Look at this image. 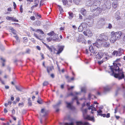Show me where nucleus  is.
<instances>
[{"label": "nucleus", "mask_w": 125, "mask_h": 125, "mask_svg": "<svg viewBox=\"0 0 125 125\" xmlns=\"http://www.w3.org/2000/svg\"><path fill=\"white\" fill-rule=\"evenodd\" d=\"M121 66V64L118 62L114 63L113 65L109 66V69L111 71L106 70V71L119 80L122 79L124 78V75L122 70L120 69L119 67Z\"/></svg>", "instance_id": "obj_1"}, {"label": "nucleus", "mask_w": 125, "mask_h": 125, "mask_svg": "<svg viewBox=\"0 0 125 125\" xmlns=\"http://www.w3.org/2000/svg\"><path fill=\"white\" fill-rule=\"evenodd\" d=\"M82 112L83 113V116L85 119H87L93 122H94V117H91L90 116L86 115L87 110H82Z\"/></svg>", "instance_id": "obj_2"}, {"label": "nucleus", "mask_w": 125, "mask_h": 125, "mask_svg": "<svg viewBox=\"0 0 125 125\" xmlns=\"http://www.w3.org/2000/svg\"><path fill=\"white\" fill-rule=\"evenodd\" d=\"M108 40V36L104 34H102L100 35L99 38L97 39V42L101 44L102 43H100L101 42L106 41Z\"/></svg>", "instance_id": "obj_3"}, {"label": "nucleus", "mask_w": 125, "mask_h": 125, "mask_svg": "<svg viewBox=\"0 0 125 125\" xmlns=\"http://www.w3.org/2000/svg\"><path fill=\"white\" fill-rule=\"evenodd\" d=\"M89 52L91 53L90 54V55H94L95 54V52L94 51V48L92 45H91L88 49H87V48L86 49L85 53L88 54L89 53Z\"/></svg>", "instance_id": "obj_4"}, {"label": "nucleus", "mask_w": 125, "mask_h": 125, "mask_svg": "<svg viewBox=\"0 0 125 125\" xmlns=\"http://www.w3.org/2000/svg\"><path fill=\"white\" fill-rule=\"evenodd\" d=\"M83 35L82 34L79 35V37L77 39V41L79 42H81L82 43L85 44L86 43V41L84 38Z\"/></svg>", "instance_id": "obj_5"}, {"label": "nucleus", "mask_w": 125, "mask_h": 125, "mask_svg": "<svg viewBox=\"0 0 125 125\" xmlns=\"http://www.w3.org/2000/svg\"><path fill=\"white\" fill-rule=\"evenodd\" d=\"M102 7V10H105L106 9H110L111 8V4L108 1L105 3Z\"/></svg>", "instance_id": "obj_6"}, {"label": "nucleus", "mask_w": 125, "mask_h": 125, "mask_svg": "<svg viewBox=\"0 0 125 125\" xmlns=\"http://www.w3.org/2000/svg\"><path fill=\"white\" fill-rule=\"evenodd\" d=\"M114 33L113 32H111V37L110 39V41L111 43H114L117 40H118L117 38H116V37Z\"/></svg>", "instance_id": "obj_7"}, {"label": "nucleus", "mask_w": 125, "mask_h": 125, "mask_svg": "<svg viewBox=\"0 0 125 125\" xmlns=\"http://www.w3.org/2000/svg\"><path fill=\"white\" fill-rule=\"evenodd\" d=\"M96 3V2L94 0V3H93V5H91V7L90 10L92 12H94L95 10H96L97 8L96 6L100 4H97Z\"/></svg>", "instance_id": "obj_8"}, {"label": "nucleus", "mask_w": 125, "mask_h": 125, "mask_svg": "<svg viewBox=\"0 0 125 125\" xmlns=\"http://www.w3.org/2000/svg\"><path fill=\"white\" fill-rule=\"evenodd\" d=\"M97 112L98 113V115L103 116V117H106L107 118H109L110 117V114L109 113H107L106 115L105 114H102V111L101 110H98Z\"/></svg>", "instance_id": "obj_9"}, {"label": "nucleus", "mask_w": 125, "mask_h": 125, "mask_svg": "<svg viewBox=\"0 0 125 125\" xmlns=\"http://www.w3.org/2000/svg\"><path fill=\"white\" fill-rule=\"evenodd\" d=\"M101 42H100V43ZM101 44H99L100 45H102L103 47L105 48H108L110 46V44L109 43V40H107L106 41H104V42H101Z\"/></svg>", "instance_id": "obj_10"}, {"label": "nucleus", "mask_w": 125, "mask_h": 125, "mask_svg": "<svg viewBox=\"0 0 125 125\" xmlns=\"http://www.w3.org/2000/svg\"><path fill=\"white\" fill-rule=\"evenodd\" d=\"M26 0L27 1H29L31 2L34 1V4L35 5L32 6L31 7L32 9L37 7L39 1V0Z\"/></svg>", "instance_id": "obj_11"}, {"label": "nucleus", "mask_w": 125, "mask_h": 125, "mask_svg": "<svg viewBox=\"0 0 125 125\" xmlns=\"http://www.w3.org/2000/svg\"><path fill=\"white\" fill-rule=\"evenodd\" d=\"M94 55H95V58L97 59H99L102 58L103 53L102 52H95Z\"/></svg>", "instance_id": "obj_12"}, {"label": "nucleus", "mask_w": 125, "mask_h": 125, "mask_svg": "<svg viewBox=\"0 0 125 125\" xmlns=\"http://www.w3.org/2000/svg\"><path fill=\"white\" fill-rule=\"evenodd\" d=\"M113 32L114 33V34L118 40L120 38L121 36L122 35V33L121 31H119L116 32L113 31Z\"/></svg>", "instance_id": "obj_13"}, {"label": "nucleus", "mask_w": 125, "mask_h": 125, "mask_svg": "<svg viewBox=\"0 0 125 125\" xmlns=\"http://www.w3.org/2000/svg\"><path fill=\"white\" fill-rule=\"evenodd\" d=\"M48 114V111L47 110H41L40 115L42 117L46 116Z\"/></svg>", "instance_id": "obj_14"}, {"label": "nucleus", "mask_w": 125, "mask_h": 125, "mask_svg": "<svg viewBox=\"0 0 125 125\" xmlns=\"http://www.w3.org/2000/svg\"><path fill=\"white\" fill-rule=\"evenodd\" d=\"M6 19L7 20L11 21L13 22H18L19 21L16 18L9 16H7Z\"/></svg>", "instance_id": "obj_15"}, {"label": "nucleus", "mask_w": 125, "mask_h": 125, "mask_svg": "<svg viewBox=\"0 0 125 125\" xmlns=\"http://www.w3.org/2000/svg\"><path fill=\"white\" fill-rule=\"evenodd\" d=\"M111 87L109 86H107L104 88V92L106 93L110 91L111 89Z\"/></svg>", "instance_id": "obj_16"}, {"label": "nucleus", "mask_w": 125, "mask_h": 125, "mask_svg": "<svg viewBox=\"0 0 125 125\" xmlns=\"http://www.w3.org/2000/svg\"><path fill=\"white\" fill-rule=\"evenodd\" d=\"M76 124V125H91L90 124L87 122H77Z\"/></svg>", "instance_id": "obj_17"}, {"label": "nucleus", "mask_w": 125, "mask_h": 125, "mask_svg": "<svg viewBox=\"0 0 125 125\" xmlns=\"http://www.w3.org/2000/svg\"><path fill=\"white\" fill-rule=\"evenodd\" d=\"M52 38V41L53 42H57L58 41L59 39V37L58 35L57 34H54V35Z\"/></svg>", "instance_id": "obj_18"}, {"label": "nucleus", "mask_w": 125, "mask_h": 125, "mask_svg": "<svg viewBox=\"0 0 125 125\" xmlns=\"http://www.w3.org/2000/svg\"><path fill=\"white\" fill-rule=\"evenodd\" d=\"M58 47L59 49L58 51L56 53L57 54H59L63 50V46L59 45H58Z\"/></svg>", "instance_id": "obj_19"}, {"label": "nucleus", "mask_w": 125, "mask_h": 125, "mask_svg": "<svg viewBox=\"0 0 125 125\" xmlns=\"http://www.w3.org/2000/svg\"><path fill=\"white\" fill-rule=\"evenodd\" d=\"M46 46L47 47L51 52H52L53 51H56V49L53 47H50L48 45L46 44Z\"/></svg>", "instance_id": "obj_20"}, {"label": "nucleus", "mask_w": 125, "mask_h": 125, "mask_svg": "<svg viewBox=\"0 0 125 125\" xmlns=\"http://www.w3.org/2000/svg\"><path fill=\"white\" fill-rule=\"evenodd\" d=\"M113 55L116 56H120L121 55V54L119 53L118 51H114L112 53Z\"/></svg>", "instance_id": "obj_21"}, {"label": "nucleus", "mask_w": 125, "mask_h": 125, "mask_svg": "<svg viewBox=\"0 0 125 125\" xmlns=\"http://www.w3.org/2000/svg\"><path fill=\"white\" fill-rule=\"evenodd\" d=\"M86 106L88 108V109H93L91 108L94 107V104H92L91 105H90V102H89L86 103Z\"/></svg>", "instance_id": "obj_22"}, {"label": "nucleus", "mask_w": 125, "mask_h": 125, "mask_svg": "<svg viewBox=\"0 0 125 125\" xmlns=\"http://www.w3.org/2000/svg\"><path fill=\"white\" fill-rule=\"evenodd\" d=\"M108 59V57H104L103 59V60H102L101 61H98V64H99L100 65L104 61H106L107 59Z\"/></svg>", "instance_id": "obj_23"}, {"label": "nucleus", "mask_w": 125, "mask_h": 125, "mask_svg": "<svg viewBox=\"0 0 125 125\" xmlns=\"http://www.w3.org/2000/svg\"><path fill=\"white\" fill-rule=\"evenodd\" d=\"M61 104V101L60 100L55 105H53V106L54 108H56L58 107Z\"/></svg>", "instance_id": "obj_24"}, {"label": "nucleus", "mask_w": 125, "mask_h": 125, "mask_svg": "<svg viewBox=\"0 0 125 125\" xmlns=\"http://www.w3.org/2000/svg\"><path fill=\"white\" fill-rule=\"evenodd\" d=\"M81 14L83 15H85L86 13V10L84 9H82L80 11Z\"/></svg>", "instance_id": "obj_25"}, {"label": "nucleus", "mask_w": 125, "mask_h": 125, "mask_svg": "<svg viewBox=\"0 0 125 125\" xmlns=\"http://www.w3.org/2000/svg\"><path fill=\"white\" fill-rule=\"evenodd\" d=\"M96 98L95 96L94 95H92L90 94H89L88 96V98L89 100H90L91 99H93V98Z\"/></svg>", "instance_id": "obj_26"}, {"label": "nucleus", "mask_w": 125, "mask_h": 125, "mask_svg": "<svg viewBox=\"0 0 125 125\" xmlns=\"http://www.w3.org/2000/svg\"><path fill=\"white\" fill-rule=\"evenodd\" d=\"M69 16L68 17L69 19H71L73 17V13L72 12H69L68 13Z\"/></svg>", "instance_id": "obj_27"}, {"label": "nucleus", "mask_w": 125, "mask_h": 125, "mask_svg": "<svg viewBox=\"0 0 125 125\" xmlns=\"http://www.w3.org/2000/svg\"><path fill=\"white\" fill-rule=\"evenodd\" d=\"M87 35L88 37H91L93 35V34L91 31L89 30H87Z\"/></svg>", "instance_id": "obj_28"}, {"label": "nucleus", "mask_w": 125, "mask_h": 125, "mask_svg": "<svg viewBox=\"0 0 125 125\" xmlns=\"http://www.w3.org/2000/svg\"><path fill=\"white\" fill-rule=\"evenodd\" d=\"M97 13L95 15L96 16L98 15L102 11V9L100 8H97L96 10Z\"/></svg>", "instance_id": "obj_29"}, {"label": "nucleus", "mask_w": 125, "mask_h": 125, "mask_svg": "<svg viewBox=\"0 0 125 125\" xmlns=\"http://www.w3.org/2000/svg\"><path fill=\"white\" fill-rule=\"evenodd\" d=\"M96 47H97L98 48H99V47H100V46H101V45H100L99 43H98V42H97V40L96 41V42L94 43L93 44Z\"/></svg>", "instance_id": "obj_30"}, {"label": "nucleus", "mask_w": 125, "mask_h": 125, "mask_svg": "<svg viewBox=\"0 0 125 125\" xmlns=\"http://www.w3.org/2000/svg\"><path fill=\"white\" fill-rule=\"evenodd\" d=\"M78 97L76 96H74V98L72 99V100H76L77 101L76 103L77 105H79L80 104V103L78 101Z\"/></svg>", "instance_id": "obj_31"}, {"label": "nucleus", "mask_w": 125, "mask_h": 125, "mask_svg": "<svg viewBox=\"0 0 125 125\" xmlns=\"http://www.w3.org/2000/svg\"><path fill=\"white\" fill-rule=\"evenodd\" d=\"M81 92L86 93V88L85 87H82L81 88Z\"/></svg>", "instance_id": "obj_32"}, {"label": "nucleus", "mask_w": 125, "mask_h": 125, "mask_svg": "<svg viewBox=\"0 0 125 125\" xmlns=\"http://www.w3.org/2000/svg\"><path fill=\"white\" fill-rule=\"evenodd\" d=\"M112 5L113 8L115 9L117 6V3L116 2H114L112 3Z\"/></svg>", "instance_id": "obj_33"}, {"label": "nucleus", "mask_w": 125, "mask_h": 125, "mask_svg": "<svg viewBox=\"0 0 125 125\" xmlns=\"http://www.w3.org/2000/svg\"><path fill=\"white\" fill-rule=\"evenodd\" d=\"M53 68V67H47V70L48 73H49L52 70Z\"/></svg>", "instance_id": "obj_34"}, {"label": "nucleus", "mask_w": 125, "mask_h": 125, "mask_svg": "<svg viewBox=\"0 0 125 125\" xmlns=\"http://www.w3.org/2000/svg\"><path fill=\"white\" fill-rule=\"evenodd\" d=\"M66 103L67 104V107L69 108H71L72 107L71 104V103H68L67 102H66Z\"/></svg>", "instance_id": "obj_35"}, {"label": "nucleus", "mask_w": 125, "mask_h": 125, "mask_svg": "<svg viewBox=\"0 0 125 125\" xmlns=\"http://www.w3.org/2000/svg\"><path fill=\"white\" fill-rule=\"evenodd\" d=\"M85 21H88V23H89L90 21H92V24L93 25L94 23V20L93 19H86L85 20Z\"/></svg>", "instance_id": "obj_36"}, {"label": "nucleus", "mask_w": 125, "mask_h": 125, "mask_svg": "<svg viewBox=\"0 0 125 125\" xmlns=\"http://www.w3.org/2000/svg\"><path fill=\"white\" fill-rule=\"evenodd\" d=\"M74 2L76 5H78L79 4L81 0H73Z\"/></svg>", "instance_id": "obj_37"}, {"label": "nucleus", "mask_w": 125, "mask_h": 125, "mask_svg": "<svg viewBox=\"0 0 125 125\" xmlns=\"http://www.w3.org/2000/svg\"><path fill=\"white\" fill-rule=\"evenodd\" d=\"M28 104L29 106H31L32 105V103L31 100H30V98H29L28 99Z\"/></svg>", "instance_id": "obj_38"}, {"label": "nucleus", "mask_w": 125, "mask_h": 125, "mask_svg": "<svg viewBox=\"0 0 125 125\" xmlns=\"http://www.w3.org/2000/svg\"><path fill=\"white\" fill-rule=\"evenodd\" d=\"M37 102L39 104H42L43 103L42 100L39 97L37 101Z\"/></svg>", "instance_id": "obj_39"}, {"label": "nucleus", "mask_w": 125, "mask_h": 125, "mask_svg": "<svg viewBox=\"0 0 125 125\" xmlns=\"http://www.w3.org/2000/svg\"><path fill=\"white\" fill-rule=\"evenodd\" d=\"M58 7L59 8V9L60 11V12L61 13H62L63 12V10L62 7H61L60 6L58 5Z\"/></svg>", "instance_id": "obj_40"}, {"label": "nucleus", "mask_w": 125, "mask_h": 125, "mask_svg": "<svg viewBox=\"0 0 125 125\" xmlns=\"http://www.w3.org/2000/svg\"><path fill=\"white\" fill-rule=\"evenodd\" d=\"M11 32L14 34H15L16 33V31L13 28H11L10 29Z\"/></svg>", "instance_id": "obj_41"}, {"label": "nucleus", "mask_w": 125, "mask_h": 125, "mask_svg": "<svg viewBox=\"0 0 125 125\" xmlns=\"http://www.w3.org/2000/svg\"><path fill=\"white\" fill-rule=\"evenodd\" d=\"M55 34L54 33V32L53 31H52L51 32H50L49 33H48L47 34L48 35L51 36H53L54 34Z\"/></svg>", "instance_id": "obj_42"}, {"label": "nucleus", "mask_w": 125, "mask_h": 125, "mask_svg": "<svg viewBox=\"0 0 125 125\" xmlns=\"http://www.w3.org/2000/svg\"><path fill=\"white\" fill-rule=\"evenodd\" d=\"M118 51L119 53L121 54V55H122V53L124 52V50L121 48H120L118 50Z\"/></svg>", "instance_id": "obj_43"}, {"label": "nucleus", "mask_w": 125, "mask_h": 125, "mask_svg": "<svg viewBox=\"0 0 125 125\" xmlns=\"http://www.w3.org/2000/svg\"><path fill=\"white\" fill-rule=\"evenodd\" d=\"M81 26H82V28L84 29L86 27V25L85 23H82L81 25H80Z\"/></svg>", "instance_id": "obj_44"}, {"label": "nucleus", "mask_w": 125, "mask_h": 125, "mask_svg": "<svg viewBox=\"0 0 125 125\" xmlns=\"http://www.w3.org/2000/svg\"><path fill=\"white\" fill-rule=\"evenodd\" d=\"M83 30V28L82 26H80L78 28V31H82Z\"/></svg>", "instance_id": "obj_45"}, {"label": "nucleus", "mask_w": 125, "mask_h": 125, "mask_svg": "<svg viewBox=\"0 0 125 125\" xmlns=\"http://www.w3.org/2000/svg\"><path fill=\"white\" fill-rule=\"evenodd\" d=\"M63 4L65 5L68 2L67 0H62Z\"/></svg>", "instance_id": "obj_46"}, {"label": "nucleus", "mask_w": 125, "mask_h": 125, "mask_svg": "<svg viewBox=\"0 0 125 125\" xmlns=\"http://www.w3.org/2000/svg\"><path fill=\"white\" fill-rule=\"evenodd\" d=\"M81 92H74V94H75L76 95H80L81 94Z\"/></svg>", "instance_id": "obj_47"}, {"label": "nucleus", "mask_w": 125, "mask_h": 125, "mask_svg": "<svg viewBox=\"0 0 125 125\" xmlns=\"http://www.w3.org/2000/svg\"><path fill=\"white\" fill-rule=\"evenodd\" d=\"M47 40L48 42H50L52 41V37H50L47 38Z\"/></svg>", "instance_id": "obj_48"}, {"label": "nucleus", "mask_w": 125, "mask_h": 125, "mask_svg": "<svg viewBox=\"0 0 125 125\" xmlns=\"http://www.w3.org/2000/svg\"><path fill=\"white\" fill-rule=\"evenodd\" d=\"M48 82L47 81L44 82L43 83V85L44 86H47L48 84Z\"/></svg>", "instance_id": "obj_49"}, {"label": "nucleus", "mask_w": 125, "mask_h": 125, "mask_svg": "<svg viewBox=\"0 0 125 125\" xmlns=\"http://www.w3.org/2000/svg\"><path fill=\"white\" fill-rule=\"evenodd\" d=\"M41 22L40 21H36V24L38 26H40L41 25Z\"/></svg>", "instance_id": "obj_50"}, {"label": "nucleus", "mask_w": 125, "mask_h": 125, "mask_svg": "<svg viewBox=\"0 0 125 125\" xmlns=\"http://www.w3.org/2000/svg\"><path fill=\"white\" fill-rule=\"evenodd\" d=\"M18 105L19 106L21 107H22L24 105V103L23 102L20 103Z\"/></svg>", "instance_id": "obj_51"}, {"label": "nucleus", "mask_w": 125, "mask_h": 125, "mask_svg": "<svg viewBox=\"0 0 125 125\" xmlns=\"http://www.w3.org/2000/svg\"><path fill=\"white\" fill-rule=\"evenodd\" d=\"M97 4H100L102 0H95Z\"/></svg>", "instance_id": "obj_52"}, {"label": "nucleus", "mask_w": 125, "mask_h": 125, "mask_svg": "<svg viewBox=\"0 0 125 125\" xmlns=\"http://www.w3.org/2000/svg\"><path fill=\"white\" fill-rule=\"evenodd\" d=\"M23 42L24 43H26L28 41L26 37H24L23 38Z\"/></svg>", "instance_id": "obj_53"}, {"label": "nucleus", "mask_w": 125, "mask_h": 125, "mask_svg": "<svg viewBox=\"0 0 125 125\" xmlns=\"http://www.w3.org/2000/svg\"><path fill=\"white\" fill-rule=\"evenodd\" d=\"M65 77L66 78L68 82H70V79L69 78V76H68L67 75Z\"/></svg>", "instance_id": "obj_54"}, {"label": "nucleus", "mask_w": 125, "mask_h": 125, "mask_svg": "<svg viewBox=\"0 0 125 125\" xmlns=\"http://www.w3.org/2000/svg\"><path fill=\"white\" fill-rule=\"evenodd\" d=\"M65 125H74L73 123V122H72L70 123H65Z\"/></svg>", "instance_id": "obj_55"}, {"label": "nucleus", "mask_w": 125, "mask_h": 125, "mask_svg": "<svg viewBox=\"0 0 125 125\" xmlns=\"http://www.w3.org/2000/svg\"><path fill=\"white\" fill-rule=\"evenodd\" d=\"M23 9L22 8V5H21L20 6V12L22 13L23 12Z\"/></svg>", "instance_id": "obj_56"}, {"label": "nucleus", "mask_w": 125, "mask_h": 125, "mask_svg": "<svg viewBox=\"0 0 125 125\" xmlns=\"http://www.w3.org/2000/svg\"><path fill=\"white\" fill-rule=\"evenodd\" d=\"M16 88V89L18 90L19 91H21V89L19 87L17 86H15Z\"/></svg>", "instance_id": "obj_57"}, {"label": "nucleus", "mask_w": 125, "mask_h": 125, "mask_svg": "<svg viewBox=\"0 0 125 125\" xmlns=\"http://www.w3.org/2000/svg\"><path fill=\"white\" fill-rule=\"evenodd\" d=\"M112 27L111 24L110 23H109L108 28L109 29H111L112 28Z\"/></svg>", "instance_id": "obj_58"}, {"label": "nucleus", "mask_w": 125, "mask_h": 125, "mask_svg": "<svg viewBox=\"0 0 125 125\" xmlns=\"http://www.w3.org/2000/svg\"><path fill=\"white\" fill-rule=\"evenodd\" d=\"M30 19L32 20H35V18L34 16H31L30 18Z\"/></svg>", "instance_id": "obj_59"}, {"label": "nucleus", "mask_w": 125, "mask_h": 125, "mask_svg": "<svg viewBox=\"0 0 125 125\" xmlns=\"http://www.w3.org/2000/svg\"><path fill=\"white\" fill-rule=\"evenodd\" d=\"M36 31H40L41 32V33L42 34H43L44 33L41 30H40V29H38V30H37Z\"/></svg>", "instance_id": "obj_60"}, {"label": "nucleus", "mask_w": 125, "mask_h": 125, "mask_svg": "<svg viewBox=\"0 0 125 125\" xmlns=\"http://www.w3.org/2000/svg\"><path fill=\"white\" fill-rule=\"evenodd\" d=\"M86 106V102H84L83 104L82 105V107L83 108Z\"/></svg>", "instance_id": "obj_61"}, {"label": "nucleus", "mask_w": 125, "mask_h": 125, "mask_svg": "<svg viewBox=\"0 0 125 125\" xmlns=\"http://www.w3.org/2000/svg\"><path fill=\"white\" fill-rule=\"evenodd\" d=\"M105 21V19L104 18H102L100 20V22H102V21Z\"/></svg>", "instance_id": "obj_62"}, {"label": "nucleus", "mask_w": 125, "mask_h": 125, "mask_svg": "<svg viewBox=\"0 0 125 125\" xmlns=\"http://www.w3.org/2000/svg\"><path fill=\"white\" fill-rule=\"evenodd\" d=\"M74 87V86H73L71 87L70 88H68V90H69L70 89H72Z\"/></svg>", "instance_id": "obj_63"}, {"label": "nucleus", "mask_w": 125, "mask_h": 125, "mask_svg": "<svg viewBox=\"0 0 125 125\" xmlns=\"http://www.w3.org/2000/svg\"><path fill=\"white\" fill-rule=\"evenodd\" d=\"M36 15L35 16L36 17H37V16H38L39 18L41 17V16L39 14H38V13H35Z\"/></svg>", "instance_id": "obj_64"}]
</instances>
